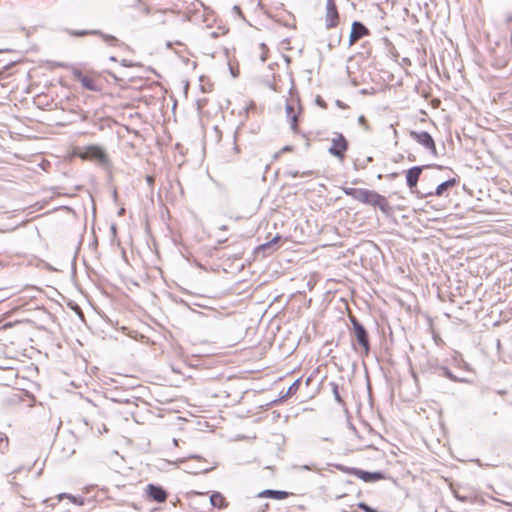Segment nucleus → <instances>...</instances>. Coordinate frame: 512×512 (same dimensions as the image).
I'll use <instances>...</instances> for the list:
<instances>
[{
	"label": "nucleus",
	"mask_w": 512,
	"mask_h": 512,
	"mask_svg": "<svg viewBox=\"0 0 512 512\" xmlns=\"http://www.w3.org/2000/svg\"><path fill=\"white\" fill-rule=\"evenodd\" d=\"M409 136L421 145L424 149L429 151L433 156L437 155V148L432 136L425 131H410Z\"/></svg>",
	"instance_id": "nucleus-6"
},
{
	"label": "nucleus",
	"mask_w": 512,
	"mask_h": 512,
	"mask_svg": "<svg viewBox=\"0 0 512 512\" xmlns=\"http://www.w3.org/2000/svg\"><path fill=\"white\" fill-rule=\"evenodd\" d=\"M359 120H360V122H363L365 119L363 116H361Z\"/></svg>",
	"instance_id": "nucleus-21"
},
{
	"label": "nucleus",
	"mask_w": 512,
	"mask_h": 512,
	"mask_svg": "<svg viewBox=\"0 0 512 512\" xmlns=\"http://www.w3.org/2000/svg\"><path fill=\"white\" fill-rule=\"evenodd\" d=\"M330 142L329 153L340 161H344L349 148V142L346 137L340 132H333Z\"/></svg>",
	"instance_id": "nucleus-3"
},
{
	"label": "nucleus",
	"mask_w": 512,
	"mask_h": 512,
	"mask_svg": "<svg viewBox=\"0 0 512 512\" xmlns=\"http://www.w3.org/2000/svg\"><path fill=\"white\" fill-rule=\"evenodd\" d=\"M75 154L82 160L96 161L104 163L107 160L105 151L97 145H89L83 150L75 152Z\"/></svg>",
	"instance_id": "nucleus-5"
},
{
	"label": "nucleus",
	"mask_w": 512,
	"mask_h": 512,
	"mask_svg": "<svg viewBox=\"0 0 512 512\" xmlns=\"http://www.w3.org/2000/svg\"><path fill=\"white\" fill-rule=\"evenodd\" d=\"M351 474L364 482H376L385 478L381 472H367L357 468L352 469Z\"/></svg>",
	"instance_id": "nucleus-11"
},
{
	"label": "nucleus",
	"mask_w": 512,
	"mask_h": 512,
	"mask_svg": "<svg viewBox=\"0 0 512 512\" xmlns=\"http://www.w3.org/2000/svg\"><path fill=\"white\" fill-rule=\"evenodd\" d=\"M146 496L149 500L164 503L168 498L166 490L158 485L148 484L145 488Z\"/></svg>",
	"instance_id": "nucleus-8"
},
{
	"label": "nucleus",
	"mask_w": 512,
	"mask_h": 512,
	"mask_svg": "<svg viewBox=\"0 0 512 512\" xmlns=\"http://www.w3.org/2000/svg\"><path fill=\"white\" fill-rule=\"evenodd\" d=\"M259 498H270L274 500H284L289 498L290 496H293L292 492L287 491H278V490H263L257 495Z\"/></svg>",
	"instance_id": "nucleus-12"
},
{
	"label": "nucleus",
	"mask_w": 512,
	"mask_h": 512,
	"mask_svg": "<svg viewBox=\"0 0 512 512\" xmlns=\"http://www.w3.org/2000/svg\"><path fill=\"white\" fill-rule=\"evenodd\" d=\"M445 375L451 378V374H450V372H449V371H446V372H445Z\"/></svg>",
	"instance_id": "nucleus-20"
},
{
	"label": "nucleus",
	"mask_w": 512,
	"mask_h": 512,
	"mask_svg": "<svg viewBox=\"0 0 512 512\" xmlns=\"http://www.w3.org/2000/svg\"><path fill=\"white\" fill-rule=\"evenodd\" d=\"M73 77L86 90L100 91L102 89V80L100 75L97 73L75 70L73 72Z\"/></svg>",
	"instance_id": "nucleus-2"
},
{
	"label": "nucleus",
	"mask_w": 512,
	"mask_h": 512,
	"mask_svg": "<svg viewBox=\"0 0 512 512\" xmlns=\"http://www.w3.org/2000/svg\"><path fill=\"white\" fill-rule=\"evenodd\" d=\"M340 23L339 12L335 3V0H327L326 3V14H325V26L327 29L335 28Z\"/></svg>",
	"instance_id": "nucleus-7"
},
{
	"label": "nucleus",
	"mask_w": 512,
	"mask_h": 512,
	"mask_svg": "<svg viewBox=\"0 0 512 512\" xmlns=\"http://www.w3.org/2000/svg\"><path fill=\"white\" fill-rule=\"evenodd\" d=\"M343 192L363 204L378 208L382 213L388 215L392 213V206L388 199L376 191L369 189H356L350 187L342 188Z\"/></svg>",
	"instance_id": "nucleus-1"
},
{
	"label": "nucleus",
	"mask_w": 512,
	"mask_h": 512,
	"mask_svg": "<svg viewBox=\"0 0 512 512\" xmlns=\"http://www.w3.org/2000/svg\"><path fill=\"white\" fill-rule=\"evenodd\" d=\"M210 503L213 507L224 509L228 506L226 498L220 492H214L210 496Z\"/></svg>",
	"instance_id": "nucleus-15"
},
{
	"label": "nucleus",
	"mask_w": 512,
	"mask_h": 512,
	"mask_svg": "<svg viewBox=\"0 0 512 512\" xmlns=\"http://www.w3.org/2000/svg\"><path fill=\"white\" fill-rule=\"evenodd\" d=\"M301 385V380L297 379L292 383V385L288 388V391L286 393L287 396H292L297 393Z\"/></svg>",
	"instance_id": "nucleus-17"
},
{
	"label": "nucleus",
	"mask_w": 512,
	"mask_h": 512,
	"mask_svg": "<svg viewBox=\"0 0 512 512\" xmlns=\"http://www.w3.org/2000/svg\"><path fill=\"white\" fill-rule=\"evenodd\" d=\"M350 320L353 326L355 338L357 344L360 347L361 353L367 356L370 352V341L369 336L362 324L354 316H350Z\"/></svg>",
	"instance_id": "nucleus-4"
},
{
	"label": "nucleus",
	"mask_w": 512,
	"mask_h": 512,
	"mask_svg": "<svg viewBox=\"0 0 512 512\" xmlns=\"http://www.w3.org/2000/svg\"><path fill=\"white\" fill-rule=\"evenodd\" d=\"M369 34L370 31L364 24L358 21L353 22L349 35V45L353 46L358 40L368 36Z\"/></svg>",
	"instance_id": "nucleus-9"
},
{
	"label": "nucleus",
	"mask_w": 512,
	"mask_h": 512,
	"mask_svg": "<svg viewBox=\"0 0 512 512\" xmlns=\"http://www.w3.org/2000/svg\"><path fill=\"white\" fill-rule=\"evenodd\" d=\"M422 170V167L414 166L406 172V181L410 189H414L417 186Z\"/></svg>",
	"instance_id": "nucleus-13"
},
{
	"label": "nucleus",
	"mask_w": 512,
	"mask_h": 512,
	"mask_svg": "<svg viewBox=\"0 0 512 512\" xmlns=\"http://www.w3.org/2000/svg\"><path fill=\"white\" fill-rule=\"evenodd\" d=\"M456 185V179H449L443 183H441L440 185L437 186L436 190H435V195L436 196H441L443 195V193L448 189V188H451V187H454Z\"/></svg>",
	"instance_id": "nucleus-16"
},
{
	"label": "nucleus",
	"mask_w": 512,
	"mask_h": 512,
	"mask_svg": "<svg viewBox=\"0 0 512 512\" xmlns=\"http://www.w3.org/2000/svg\"><path fill=\"white\" fill-rule=\"evenodd\" d=\"M260 49L262 51L260 57H261V60L264 62L268 58V48H267V46L265 44H261L260 45Z\"/></svg>",
	"instance_id": "nucleus-18"
},
{
	"label": "nucleus",
	"mask_w": 512,
	"mask_h": 512,
	"mask_svg": "<svg viewBox=\"0 0 512 512\" xmlns=\"http://www.w3.org/2000/svg\"><path fill=\"white\" fill-rule=\"evenodd\" d=\"M301 113V107L294 102L286 104V115L290 122V127L294 132L298 131V117Z\"/></svg>",
	"instance_id": "nucleus-10"
},
{
	"label": "nucleus",
	"mask_w": 512,
	"mask_h": 512,
	"mask_svg": "<svg viewBox=\"0 0 512 512\" xmlns=\"http://www.w3.org/2000/svg\"><path fill=\"white\" fill-rule=\"evenodd\" d=\"M281 239H282V237L279 234H277L272 240L257 246L256 249H255V253L256 254L263 253V256H265V252L267 250H270V249L276 250L274 248V246L276 244H278L281 241Z\"/></svg>",
	"instance_id": "nucleus-14"
},
{
	"label": "nucleus",
	"mask_w": 512,
	"mask_h": 512,
	"mask_svg": "<svg viewBox=\"0 0 512 512\" xmlns=\"http://www.w3.org/2000/svg\"><path fill=\"white\" fill-rule=\"evenodd\" d=\"M68 498H69L72 502L77 503L76 498H75L74 496H68Z\"/></svg>",
	"instance_id": "nucleus-19"
},
{
	"label": "nucleus",
	"mask_w": 512,
	"mask_h": 512,
	"mask_svg": "<svg viewBox=\"0 0 512 512\" xmlns=\"http://www.w3.org/2000/svg\"><path fill=\"white\" fill-rule=\"evenodd\" d=\"M5 443H6V445H8V438L7 437L5 438Z\"/></svg>",
	"instance_id": "nucleus-22"
}]
</instances>
